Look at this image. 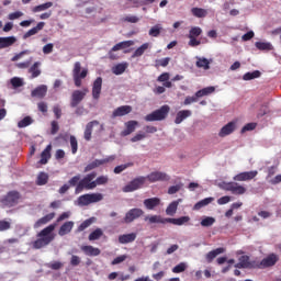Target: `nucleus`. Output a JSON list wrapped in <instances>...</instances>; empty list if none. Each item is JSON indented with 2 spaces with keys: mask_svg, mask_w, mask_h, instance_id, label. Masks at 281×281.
Returning a JSON list of instances; mask_svg holds the SVG:
<instances>
[{
  "mask_svg": "<svg viewBox=\"0 0 281 281\" xmlns=\"http://www.w3.org/2000/svg\"><path fill=\"white\" fill-rule=\"evenodd\" d=\"M54 229H56V224H50L42 229L37 234V239L33 241V249H43V247H47L50 243H53L56 235H54Z\"/></svg>",
  "mask_w": 281,
  "mask_h": 281,
  "instance_id": "nucleus-1",
  "label": "nucleus"
},
{
  "mask_svg": "<svg viewBox=\"0 0 281 281\" xmlns=\"http://www.w3.org/2000/svg\"><path fill=\"white\" fill-rule=\"evenodd\" d=\"M145 221H148L149 225H154L155 223H159L160 225H166V223H171V225H186V223H190V216H181L178 218L172 217H161V215H151L145 217Z\"/></svg>",
  "mask_w": 281,
  "mask_h": 281,
  "instance_id": "nucleus-2",
  "label": "nucleus"
},
{
  "mask_svg": "<svg viewBox=\"0 0 281 281\" xmlns=\"http://www.w3.org/2000/svg\"><path fill=\"white\" fill-rule=\"evenodd\" d=\"M22 199L21 192L12 190L0 199V205L1 207H16Z\"/></svg>",
  "mask_w": 281,
  "mask_h": 281,
  "instance_id": "nucleus-3",
  "label": "nucleus"
},
{
  "mask_svg": "<svg viewBox=\"0 0 281 281\" xmlns=\"http://www.w3.org/2000/svg\"><path fill=\"white\" fill-rule=\"evenodd\" d=\"M98 177L95 171L88 173L85 178H82L76 187L75 193L80 194L82 190H95V182L93 179Z\"/></svg>",
  "mask_w": 281,
  "mask_h": 281,
  "instance_id": "nucleus-4",
  "label": "nucleus"
},
{
  "mask_svg": "<svg viewBox=\"0 0 281 281\" xmlns=\"http://www.w3.org/2000/svg\"><path fill=\"white\" fill-rule=\"evenodd\" d=\"M168 113H170V105H162L160 109L147 114L145 122H161L168 117Z\"/></svg>",
  "mask_w": 281,
  "mask_h": 281,
  "instance_id": "nucleus-5",
  "label": "nucleus"
},
{
  "mask_svg": "<svg viewBox=\"0 0 281 281\" xmlns=\"http://www.w3.org/2000/svg\"><path fill=\"white\" fill-rule=\"evenodd\" d=\"M103 199L104 195H102V193H86L77 199V204L80 207H85L91 205V203H100Z\"/></svg>",
  "mask_w": 281,
  "mask_h": 281,
  "instance_id": "nucleus-6",
  "label": "nucleus"
},
{
  "mask_svg": "<svg viewBox=\"0 0 281 281\" xmlns=\"http://www.w3.org/2000/svg\"><path fill=\"white\" fill-rule=\"evenodd\" d=\"M82 69V66L80 65V61H76L74 69H72V78L75 86L77 87H82V80L87 78V75L89 74V70L83 69L81 72L80 70Z\"/></svg>",
  "mask_w": 281,
  "mask_h": 281,
  "instance_id": "nucleus-7",
  "label": "nucleus"
},
{
  "mask_svg": "<svg viewBox=\"0 0 281 281\" xmlns=\"http://www.w3.org/2000/svg\"><path fill=\"white\" fill-rule=\"evenodd\" d=\"M238 260L239 262L235 265L236 269H258L260 267L258 260H251L247 255L239 257Z\"/></svg>",
  "mask_w": 281,
  "mask_h": 281,
  "instance_id": "nucleus-8",
  "label": "nucleus"
},
{
  "mask_svg": "<svg viewBox=\"0 0 281 281\" xmlns=\"http://www.w3.org/2000/svg\"><path fill=\"white\" fill-rule=\"evenodd\" d=\"M144 216V210L142 209H131L128 212L125 213V216L121 221L122 224L131 225L137 218H142Z\"/></svg>",
  "mask_w": 281,
  "mask_h": 281,
  "instance_id": "nucleus-9",
  "label": "nucleus"
},
{
  "mask_svg": "<svg viewBox=\"0 0 281 281\" xmlns=\"http://www.w3.org/2000/svg\"><path fill=\"white\" fill-rule=\"evenodd\" d=\"M135 45L134 41H123L114 45L108 53V56L110 60H117V56L115 55V52H120V49H127V47H133Z\"/></svg>",
  "mask_w": 281,
  "mask_h": 281,
  "instance_id": "nucleus-10",
  "label": "nucleus"
},
{
  "mask_svg": "<svg viewBox=\"0 0 281 281\" xmlns=\"http://www.w3.org/2000/svg\"><path fill=\"white\" fill-rule=\"evenodd\" d=\"M144 183H146V177L140 176L133 179L128 184L123 187V192H135V190H139L144 188Z\"/></svg>",
  "mask_w": 281,
  "mask_h": 281,
  "instance_id": "nucleus-11",
  "label": "nucleus"
},
{
  "mask_svg": "<svg viewBox=\"0 0 281 281\" xmlns=\"http://www.w3.org/2000/svg\"><path fill=\"white\" fill-rule=\"evenodd\" d=\"M111 161H115V155L93 160L85 167L83 172H91V170H95V168H100V166H104V164H111Z\"/></svg>",
  "mask_w": 281,
  "mask_h": 281,
  "instance_id": "nucleus-12",
  "label": "nucleus"
},
{
  "mask_svg": "<svg viewBox=\"0 0 281 281\" xmlns=\"http://www.w3.org/2000/svg\"><path fill=\"white\" fill-rule=\"evenodd\" d=\"M87 93H89V89H87V88H85L83 90H75L71 93V98H70L71 109H76V106H78V104H80V102H82V100H85Z\"/></svg>",
  "mask_w": 281,
  "mask_h": 281,
  "instance_id": "nucleus-13",
  "label": "nucleus"
},
{
  "mask_svg": "<svg viewBox=\"0 0 281 281\" xmlns=\"http://www.w3.org/2000/svg\"><path fill=\"white\" fill-rule=\"evenodd\" d=\"M280 257L276 254H270L263 258L260 262L258 261L259 267L257 269H268V267H276Z\"/></svg>",
  "mask_w": 281,
  "mask_h": 281,
  "instance_id": "nucleus-14",
  "label": "nucleus"
},
{
  "mask_svg": "<svg viewBox=\"0 0 281 281\" xmlns=\"http://www.w3.org/2000/svg\"><path fill=\"white\" fill-rule=\"evenodd\" d=\"M225 190L227 192H232V194L243 195L247 192V188L240 186L238 182H228L225 186Z\"/></svg>",
  "mask_w": 281,
  "mask_h": 281,
  "instance_id": "nucleus-15",
  "label": "nucleus"
},
{
  "mask_svg": "<svg viewBox=\"0 0 281 281\" xmlns=\"http://www.w3.org/2000/svg\"><path fill=\"white\" fill-rule=\"evenodd\" d=\"M146 179H148L149 183H156V181H170V176H168L166 172L154 171L149 173Z\"/></svg>",
  "mask_w": 281,
  "mask_h": 281,
  "instance_id": "nucleus-16",
  "label": "nucleus"
},
{
  "mask_svg": "<svg viewBox=\"0 0 281 281\" xmlns=\"http://www.w3.org/2000/svg\"><path fill=\"white\" fill-rule=\"evenodd\" d=\"M258 177V171H244L236 175L233 179L234 181H251V179H256Z\"/></svg>",
  "mask_w": 281,
  "mask_h": 281,
  "instance_id": "nucleus-17",
  "label": "nucleus"
},
{
  "mask_svg": "<svg viewBox=\"0 0 281 281\" xmlns=\"http://www.w3.org/2000/svg\"><path fill=\"white\" fill-rule=\"evenodd\" d=\"M133 111V106L131 105H121L116 108L112 113V120L115 117H124V115H128Z\"/></svg>",
  "mask_w": 281,
  "mask_h": 281,
  "instance_id": "nucleus-18",
  "label": "nucleus"
},
{
  "mask_svg": "<svg viewBox=\"0 0 281 281\" xmlns=\"http://www.w3.org/2000/svg\"><path fill=\"white\" fill-rule=\"evenodd\" d=\"M102 93V77H98L92 85V98L93 100H100Z\"/></svg>",
  "mask_w": 281,
  "mask_h": 281,
  "instance_id": "nucleus-19",
  "label": "nucleus"
},
{
  "mask_svg": "<svg viewBox=\"0 0 281 281\" xmlns=\"http://www.w3.org/2000/svg\"><path fill=\"white\" fill-rule=\"evenodd\" d=\"M139 125L137 121H127L125 123V130L121 132L122 137H128L132 133H135V128Z\"/></svg>",
  "mask_w": 281,
  "mask_h": 281,
  "instance_id": "nucleus-20",
  "label": "nucleus"
},
{
  "mask_svg": "<svg viewBox=\"0 0 281 281\" xmlns=\"http://www.w3.org/2000/svg\"><path fill=\"white\" fill-rule=\"evenodd\" d=\"M234 131H236V122L233 121L227 123L221 128L218 133V137H227V135H232Z\"/></svg>",
  "mask_w": 281,
  "mask_h": 281,
  "instance_id": "nucleus-21",
  "label": "nucleus"
},
{
  "mask_svg": "<svg viewBox=\"0 0 281 281\" xmlns=\"http://www.w3.org/2000/svg\"><path fill=\"white\" fill-rule=\"evenodd\" d=\"M143 204L146 207V210H155V207H159V205H161V199L159 198L145 199Z\"/></svg>",
  "mask_w": 281,
  "mask_h": 281,
  "instance_id": "nucleus-22",
  "label": "nucleus"
},
{
  "mask_svg": "<svg viewBox=\"0 0 281 281\" xmlns=\"http://www.w3.org/2000/svg\"><path fill=\"white\" fill-rule=\"evenodd\" d=\"M94 126H100V122L91 121L86 125V130H85V134H83L86 142H91V133H93Z\"/></svg>",
  "mask_w": 281,
  "mask_h": 281,
  "instance_id": "nucleus-23",
  "label": "nucleus"
},
{
  "mask_svg": "<svg viewBox=\"0 0 281 281\" xmlns=\"http://www.w3.org/2000/svg\"><path fill=\"white\" fill-rule=\"evenodd\" d=\"M137 233L123 234L119 236V243L121 245H128V243H135Z\"/></svg>",
  "mask_w": 281,
  "mask_h": 281,
  "instance_id": "nucleus-24",
  "label": "nucleus"
},
{
  "mask_svg": "<svg viewBox=\"0 0 281 281\" xmlns=\"http://www.w3.org/2000/svg\"><path fill=\"white\" fill-rule=\"evenodd\" d=\"M45 27V22H38L36 26L29 30L23 35V40L26 41V38H30L31 36H35V34L40 33Z\"/></svg>",
  "mask_w": 281,
  "mask_h": 281,
  "instance_id": "nucleus-25",
  "label": "nucleus"
},
{
  "mask_svg": "<svg viewBox=\"0 0 281 281\" xmlns=\"http://www.w3.org/2000/svg\"><path fill=\"white\" fill-rule=\"evenodd\" d=\"M183 199H178L176 201H172L166 209L167 216H175L177 214V210L179 207V203H182Z\"/></svg>",
  "mask_w": 281,
  "mask_h": 281,
  "instance_id": "nucleus-26",
  "label": "nucleus"
},
{
  "mask_svg": "<svg viewBox=\"0 0 281 281\" xmlns=\"http://www.w3.org/2000/svg\"><path fill=\"white\" fill-rule=\"evenodd\" d=\"M52 159V144L47 145L46 148L41 154L40 164L45 166Z\"/></svg>",
  "mask_w": 281,
  "mask_h": 281,
  "instance_id": "nucleus-27",
  "label": "nucleus"
},
{
  "mask_svg": "<svg viewBox=\"0 0 281 281\" xmlns=\"http://www.w3.org/2000/svg\"><path fill=\"white\" fill-rule=\"evenodd\" d=\"M211 64L212 59H207L205 57H196L195 67H198V69H204V71H207Z\"/></svg>",
  "mask_w": 281,
  "mask_h": 281,
  "instance_id": "nucleus-28",
  "label": "nucleus"
},
{
  "mask_svg": "<svg viewBox=\"0 0 281 281\" xmlns=\"http://www.w3.org/2000/svg\"><path fill=\"white\" fill-rule=\"evenodd\" d=\"M81 251L85 254V256H100V254H102V251L100 250V248H95L93 246H81Z\"/></svg>",
  "mask_w": 281,
  "mask_h": 281,
  "instance_id": "nucleus-29",
  "label": "nucleus"
},
{
  "mask_svg": "<svg viewBox=\"0 0 281 281\" xmlns=\"http://www.w3.org/2000/svg\"><path fill=\"white\" fill-rule=\"evenodd\" d=\"M16 43L15 36L0 37V48L5 49L7 47H12Z\"/></svg>",
  "mask_w": 281,
  "mask_h": 281,
  "instance_id": "nucleus-30",
  "label": "nucleus"
},
{
  "mask_svg": "<svg viewBox=\"0 0 281 281\" xmlns=\"http://www.w3.org/2000/svg\"><path fill=\"white\" fill-rule=\"evenodd\" d=\"M32 98H40L43 99L45 95H47V86H38L31 92Z\"/></svg>",
  "mask_w": 281,
  "mask_h": 281,
  "instance_id": "nucleus-31",
  "label": "nucleus"
},
{
  "mask_svg": "<svg viewBox=\"0 0 281 281\" xmlns=\"http://www.w3.org/2000/svg\"><path fill=\"white\" fill-rule=\"evenodd\" d=\"M170 80V74L169 72H162L157 78V82H164L162 86L166 87V89H172V81Z\"/></svg>",
  "mask_w": 281,
  "mask_h": 281,
  "instance_id": "nucleus-32",
  "label": "nucleus"
},
{
  "mask_svg": "<svg viewBox=\"0 0 281 281\" xmlns=\"http://www.w3.org/2000/svg\"><path fill=\"white\" fill-rule=\"evenodd\" d=\"M71 229H74V222L68 221L60 226L58 234L59 236H67L71 233Z\"/></svg>",
  "mask_w": 281,
  "mask_h": 281,
  "instance_id": "nucleus-33",
  "label": "nucleus"
},
{
  "mask_svg": "<svg viewBox=\"0 0 281 281\" xmlns=\"http://www.w3.org/2000/svg\"><path fill=\"white\" fill-rule=\"evenodd\" d=\"M192 115V111L190 110H182L179 111L176 115L175 124H181L183 120H187V117H190Z\"/></svg>",
  "mask_w": 281,
  "mask_h": 281,
  "instance_id": "nucleus-34",
  "label": "nucleus"
},
{
  "mask_svg": "<svg viewBox=\"0 0 281 281\" xmlns=\"http://www.w3.org/2000/svg\"><path fill=\"white\" fill-rule=\"evenodd\" d=\"M126 69H128V64L121 63V64L115 65L112 68V74H114V76H122V74H124V71H126Z\"/></svg>",
  "mask_w": 281,
  "mask_h": 281,
  "instance_id": "nucleus-35",
  "label": "nucleus"
},
{
  "mask_svg": "<svg viewBox=\"0 0 281 281\" xmlns=\"http://www.w3.org/2000/svg\"><path fill=\"white\" fill-rule=\"evenodd\" d=\"M221 254H225V248H216L214 250H211L207 255H206V261L213 262L214 258H216V256H221Z\"/></svg>",
  "mask_w": 281,
  "mask_h": 281,
  "instance_id": "nucleus-36",
  "label": "nucleus"
},
{
  "mask_svg": "<svg viewBox=\"0 0 281 281\" xmlns=\"http://www.w3.org/2000/svg\"><path fill=\"white\" fill-rule=\"evenodd\" d=\"M148 47H150V43H144L142 46H139L132 55V58H139L142 56H144V54L146 53V49H148Z\"/></svg>",
  "mask_w": 281,
  "mask_h": 281,
  "instance_id": "nucleus-37",
  "label": "nucleus"
},
{
  "mask_svg": "<svg viewBox=\"0 0 281 281\" xmlns=\"http://www.w3.org/2000/svg\"><path fill=\"white\" fill-rule=\"evenodd\" d=\"M216 91V88L213 86L203 88L195 92L196 98H203L205 95H211V93H214Z\"/></svg>",
  "mask_w": 281,
  "mask_h": 281,
  "instance_id": "nucleus-38",
  "label": "nucleus"
},
{
  "mask_svg": "<svg viewBox=\"0 0 281 281\" xmlns=\"http://www.w3.org/2000/svg\"><path fill=\"white\" fill-rule=\"evenodd\" d=\"M191 14H193V16L196 19H205V16H207V10L195 7L191 9Z\"/></svg>",
  "mask_w": 281,
  "mask_h": 281,
  "instance_id": "nucleus-39",
  "label": "nucleus"
},
{
  "mask_svg": "<svg viewBox=\"0 0 281 281\" xmlns=\"http://www.w3.org/2000/svg\"><path fill=\"white\" fill-rule=\"evenodd\" d=\"M41 61H35L34 65L29 69L30 74H32V78H38L41 76Z\"/></svg>",
  "mask_w": 281,
  "mask_h": 281,
  "instance_id": "nucleus-40",
  "label": "nucleus"
},
{
  "mask_svg": "<svg viewBox=\"0 0 281 281\" xmlns=\"http://www.w3.org/2000/svg\"><path fill=\"white\" fill-rule=\"evenodd\" d=\"M54 5V2H45L43 4H38L32 9V12H45V10H49Z\"/></svg>",
  "mask_w": 281,
  "mask_h": 281,
  "instance_id": "nucleus-41",
  "label": "nucleus"
},
{
  "mask_svg": "<svg viewBox=\"0 0 281 281\" xmlns=\"http://www.w3.org/2000/svg\"><path fill=\"white\" fill-rule=\"evenodd\" d=\"M203 34V30L199 26H192L189 31L188 38H199Z\"/></svg>",
  "mask_w": 281,
  "mask_h": 281,
  "instance_id": "nucleus-42",
  "label": "nucleus"
},
{
  "mask_svg": "<svg viewBox=\"0 0 281 281\" xmlns=\"http://www.w3.org/2000/svg\"><path fill=\"white\" fill-rule=\"evenodd\" d=\"M214 201V198H205L198 203L194 204L193 210H201V207H205L206 205H210Z\"/></svg>",
  "mask_w": 281,
  "mask_h": 281,
  "instance_id": "nucleus-43",
  "label": "nucleus"
},
{
  "mask_svg": "<svg viewBox=\"0 0 281 281\" xmlns=\"http://www.w3.org/2000/svg\"><path fill=\"white\" fill-rule=\"evenodd\" d=\"M162 30L164 27H161V24H156L149 30L148 34L154 38H157L159 34H161Z\"/></svg>",
  "mask_w": 281,
  "mask_h": 281,
  "instance_id": "nucleus-44",
  "label": "nucleus"
},
{
  "mask_svg": "<svg viewBox=\"0 0 281 281\" xmlns=\"http://www.w3.org/2000/svg\"><path fill=\"white\" fill-rule=\"evenodd\" d=\"M49 181V176L45 172H40L36 180V186H46Z\"/></svg>",
  "mask_w": 281,
  "mask_h": 281,
  "instance_id": "nucleus-45",
  "label": "nucleus"
},
{
  "mask_svg": "<svg viewBox=\"0 0 281 281\" xmlns=\"http://www.w3.org/2000/svg\"><path fill=\"white\" fill-rule=\"evenodd\" d=\"M260 76H262L260 70H254L252 72H246L243 80H256V78H260Z\"/></svg>",
  "mask_w": 281,
  "mask_h": 281,
  "instance_id": "nucleus-46",
  "label": "nucleus"
},
{
  "mask_svg": "<svg viewBox=\"0 0 281 281\" xmlns=\"http://www.w3.org/2000/svg\"><path fill=\"white\" fill-rule=\"evenodd\" d=\"M255 46L257 49H260V52H269L272 48L271 43L267 42H256Z\"/></svg>",
  "mask_w": 281,
  "mask_h": 281,
  "instance_id": "nucleus-47",
  "label": "nucleus"
},
{
  "mask_svg": "<svg viewBox=\"0 0 281 281\" xmlns=\"http://www.w3.org/2000/svg\"><path fill=\"white\" fill-rule=\"evenodd\" d=\"M33 122H34V120H32L31 116H25L18 123V128H25V127L30 126L31 124H33Z\"/></svg>",
  "mask_w": 281,
  "mask_h": 281,
  "instance_id": "nucleus-48",
  "label": "nucleus"
},
{
  "mask_svg": "<svg viewBox=\"0 0 281 281\" xmlns=\"http://www.w3.org/2000/svg\"><path fill=\"white\" fill-rule=\"evenodd\" d=\"M127 168H133V162H127L124 165H119L114 168V175H120L122 172H124V170H126Z\"/></svg>",
  "mask_w": 281,
  "mask_h": 281,
  "instance_id": "nucleus-49",
  "label": "nucleus"
},
{
  "mask_svg": "<svg viewBox=\"0 0 281 281\" xmlns=\"http://www.w3.org/2000/svg\"><path fill=\"white\" fill-rule=\"evenodd\" d=\"M214 223H216V218L207 216L200 222V225L202 227H212Z\"/></svg>",
  "mask_w": 281,
  "mask_h": 281,
  "instance_id": "nucleus-50",
  "label": "nucleus"
},
{
  "mask_svg": "<svg viewBox=\"0 0 281 281\" xmlns=\"http://www.w3.org/2000/svg\"><path fill=\"white\" fill-rule=\"evenodd\" d=\"M167 65H170V57L155 60L156 69H159V67H166Z\"/></svg>",
  "mask_w": 281,
  "mask_h": 281,
  "instance_id": "nucleus-51",
  "label": "nucleus"
},
{
  "mask_svg": "<svg viewBox=\"0 0 281 281\" xmlns=\"http://www.w3.org/2000/svg\"><path fill=\"white\" fill-rule=\"evenodd\" d=\"M103 234L104 233L100 228H97L89 235V240H100Z\"/></svg>",
  "mask_w": 281,
  "mask_h": 281,
  "instance_id": "nucleus-52",
  "label": "nucleus"
},
{
  "mask_svg": "<svg viewBox=\"0 0 281 281\" xmlns=\"http://www.w3.org/2000/svg\"><path fill=\"white\" fill-rule=\"evenodd\" d=\"M186 269H188V263L180 262L179 265L172 268V273H183Z\"/></svg>",
  "mask_w": 281,
  "mask_h": 281,
  "instance_id": "nucleus-53",
  "label": "nucleus"
},
{
  "mask_svg": "<svg viewBox=\"0 0 281 281\" xmlns=\"http://www.w3.org/2000/svg\"><path fill=\"white\" fill-rule=\"evenodd\" d=\"M70 148L72 155H76V153H78V139L74 135L70 136Z\"/></svg>",
  "mask_w": 281,
  "mask_h": 281,
  "instance_id": "nucleus-54",
  "label": "nucleus"
},
{
  "mask_svg": "<svg viewBox=\"0 0 281 281\" xmlns=\"http://www.w3.org/2000/svg\"><path fill=\"white\" fill-rule=\"evenodd\" d=\"M95 183V188H98V186H106V183H109V176H100L94 180Z\"/></svg>",
  "mask_w": 281,
  "mask_h": 281,
  "instance_id": "nucleus-55",
  "label": "nucleus"
},
{
  "mask_svg": "<svg viewBox=\"0 0 281 281\" xmlns=\"http://www.w3.org/2000/svg\"><path fill=\"white\" fill-rule=\"evenodd\" d=\"M93 223V221L90 220H86L83 221L77 228V233L80 232H85V229H87V227H91V224Z\"/></svg>",
  "mask_w": 281,
  "mask_h": 281,
  "instance_id": "nucleus-56",
  "label": "nucleus"
},
{
  "mask_svg": "<svg viewBox=\"0 0 281 281\" xmlns=\"http://www.w3.org/2000/svg\"><path fill=\"white\" fill-rule=\"evenodd\" d=\"M11 85H12L13 89H19V87H23V79H21L19 77H13L11 79Z\"/></svg>",
  "mask_w": 281,
  "mask_h": 281,
  "instance_id": "nucleus-57",
  "label": "nucleus"
},
{
  "mask_svg": "<svg viewBox=\"0 0 281 281\" xmlns=\"http://www.w3.org/2000/svg\"><path fill=\"white\" fill-rule=\"evenodd\" d=\"M60 131V125H58V121L50 122V135H56Z\"/></svg>",
  "mask_w": 281,
  "mask_h": 281,
  "instance_id": "nucleus-58",
  "label": "nucleus"
},
{
  "mask_svg": "<svg viewBox=\"0 0 281 281\" xmlns=\"http://www.w3.org/2000/svg\"><path fill=\"white\" fill-rule=\"evenodd\" d=\"M12 227V224L5 220L0 221V232H8Z\"/></svg>",
  "mask_w": 281,
  "mask_h": 281,
  "instance_id": "nucleus-59",
  "label": "nucleus"
},
{
  "mask_svg": "<svg viewBox=\"0 0 281 281\" xmlns=\"http://www.w3.org/2000/svg\"><path fill=\"white\" fill-rule=\"evenodd\" d=\"M69 186L71 188H78V183H80V175L74 176L69 181Z\"/></svg>",
  "mask_w": 281,
  "mask_h": 281,
  "instance_id": "nucleus-60",
  "label": "nucleus"
},
{
  "mask_svg": "<svg viewBox=\"0 0 281 281\" xmlns=\"http://www.w3.org/2000/svg\"><path fill=\"white\" fill-rule=\"evenodd\" d=\"M126 258H128L126 255H121V256L114 258L113 261L111 262V265L112 266L122 265V262H124L126 260Z\"/></svg>",
  "mask_w": 281,
  "mask_h": 281,
  "instance_id": "nucleus-61",
  "label": "nucleus"
},
{
  "mask_svg": "<svg viewBox=\"0 0 281 281\" xmlns=\"http://www.w3.org/2000/svg\"><path fill=\"white\" fill-rule=\"evenodd\" d=\"M123 21H125V23H139V18H137V15H126L123 18Z\"/></svg>",
  "mask_w": 281,
  "mask_h": 281,
  "instance_id": "nucleus-62",
  "label": "nucleus"
},
{
  "mask_svg": "<svg viewBox=\"0 0 281 281\" xmlns=\"http://www.w3.org/2000/svg\"><path fill=\"white\" fill-rule=\"evenodd\" d=\"M182 187H183L182 184L171 186L168 189V194H177V192H179V190H181Z\"/></svg>",
  "mask_w": 281,
  "mask_h": 281,
  "instance_id": "nucleus-63",
  "label": "nucleus"
},
{
  "mask_svg": "<svg viewBox=\"0 0 281 281\" xmlns=\"http://www.w3.org/2000/svg\"><path fill=\"white\" fill-rule=\"evenodd\" d=\"M54 52V44L48 43L43 46V54H52Z\"/></svg>",
  "mask_w": 281,
  "mask_h": 281,
  "instance_id": "nucleus-64",
  "label": "nucleus"
}]
</instances>
